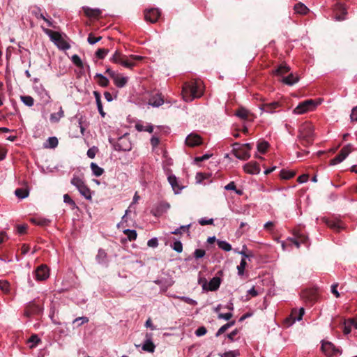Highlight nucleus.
<instances>
[{
	"mask_svg": "<svg viewBox=\"0 0 357 357\" xmlns=\"http://www.w3.org/2000/svg\"><path fill=\"white\" fill-rule=\"evenodd\" d=\"M251 149L252 145L250 143L241 144L236 142L233 144L232 153L238 159L247 160L250 158Z\"/></svg>",
	"mask_w": 357,
	"mask_h": 357,
	"instance_id": "3",
	"label": "nucleus"
},
{
	"mask_svg": "<svg viewBox=\"0 0 357 357\" xmlns=\"http://www.w3.org/2000/svg\"><path fill=\"white\" fill-rule=\"evenodd\" d=\"M0 289L4 293H8L10 290V283L7 280H0Z\"/></svg>",
	"mask_w": 357,
	"mask_h": 357,
	"instance_id": "43",
	"label": "nucleus"
},
{
	"mask_svg": "<svg viewBox=\"0 0 357 357\" xmlns=\"http://www.w3.org/2000/svg\"><path fill=\"white\" fill-rule=\"evenodd\" d=\"M344 333L347 335L349 333H350L351 331V321L350 319L347 322V321H344Z\"/></svg>",
	"mask_w": 357,
	"mask_h": 357,
	"instance_id": "50",
	"label": "nucleus"
},
{
	"mask_svg": "<svg viewBox=\"0 0 357 357\" xmlns=\"http://www.w3.org/2000/svg\"><path fill=\"white\" fill-rule=\"evenodd\" d=\"M168 181L176 194L179 193L182 187L178 184V179L174 175L168 176Z\"/></svg>",
	"mask_w": 357,
	"mask_h": 357,
	"instance_id": "20",
	"label": "nucleus"
},
{
	"mask_svg": "<svg viewBox=\"0 0 357 357\" xmlns=\"http://www.w3.org/2000/svg\"><path fill=\"white\" fill-rule=\"evenodd\" d=\"M45 299L37 298L26 304L24 310V315L31 317L34 315H40L43 312V304Z\"/></svg>",
	"mask_w": 357,
	"mask_h": 357,
	"instance_id": "2",
	"label": "nucleus"
},
{
	"mask_svg": "<svg viewBox=\"0 0 357 357\" xmlns=\"http://www.w3.org/2000/svg\"><path fill=\"white\" fill-rule=\"evenodd\" d=\"M145 337L146 341L142 346V349L150 353L154 352L155 346L151 340L152 333H146Z\"/></svg>",
	"mask_w": 357,
	"mask_h": 357,
	"instance_id": "15",
	"label": "nucleus"
},
{
	"mask_svg": "<svg viewBox=\"0 0 357 357\" xmlns=\"http://www.w3.org/2000/svg\"><path fill=\"white\" fill-rule=\"evenodd\" d=\"M268 147V143L267 142H261L257 144V150L261 153H264Z\"/></svg>",
	"mask_w": 357,
	"mask_h": 357,
	"instance_id": "44",
	"label": "nucleus"
},
{
	"mask_svg": "<svg viewBox=\"0 0 357 357\" xmlns=\"http://www.w3.org/2000/svg\"><path fill=\"white\" fill-rule=\"evenodd\" d=\"M71 184L74 185L79 192L86 199L91 200V192L87 185L84 183L82 178L79 176H74L70 181Z\"/></svg>",
	"mask_w": 357,
	"mask_h": 357,
	"instance_id": "4",
	"label": "nucleus"
},
{
	"mask_svg": "<svg viewBox=\"0 0 357 357\" xmlns=\"http://www.w3.org/2000/svg\"><path fill=\"white\" fill-rule=\"evenodd\" d=\"M299 80V77L297 75H294L291 73L287 77H285L282 79V82L287 85L292 86L294 84L297 83Z\"/></svg>",
	"mask_w": 357,
	"mask_h": 357,
	"instance_id": "22",
	"label": "nucleus"
},
{
	"mask_svg": "<svg viewBox=\"0 0 357 357\" xmlns=\"http://www.w3.org/2000/svg\"><path fill=\"white\" fill-rule=\"evenodd\" d=\"M352 144H348L345 145L340 151V153L332 159L330 162L331 165H337L344 161L346 158L354 151Z\"/></svg>",
	"mask_w": 357,
	"mask_h": 357,
	"instance_id": "7",
	"label": "nucleus"
},
{
	"mask_svg": "<svg viewBox=\"0 0 357 357\" xmlns=\"http://www.w3.org/2000/svg\"><path fill=\"white\" fill-rule=\"evenodd\" d=\"M289 70L290 68L288 66L281 65L273 71V73L276 75L282 76L287 73Z\"/></svg>",
	"mask_w": 357,
	"mask_h": 357,
	"instance_id": "29",
	"label": "nucleus"
},
{
	"mask_svg": "<svg viewBox=\"0 0 357 357\" xmlns=\"http://www.w3.org/2000/svg\"><path fill=\"white\" fill-rule=\"evenodd\" d=\"M275 227V224L272 221H268L266 222L264 225V227L267 231H273Z\"/></svg>",
	"mask_w": 357,
	"mask_h": 357,
	"instance_id": "58",
	"label": "nucleus"
},
{
	"mask_svg": "<svg viewBox=\"0 0 357 357\" xmlns=\"http://www.w3.org/2000/svg\"><path fill=\"white\" fill-rule=\"evenodd\" d=\"M35 273L38 280H45L49 277L48 267L45 264H42L37 268Z\"/></svg>",
	"mask_w": 357,
	"mask_h": 357,
	"instance_id": "13",
	"label": "nucleus"
},
{
	"mask_svg": "<svg viewBox=\"0 0 357 357\" xmlns=\"http://www.w3.org/2000/svg\"><path fill=\"white\" fill-rule=\"evenodd\" d=\"M301 297L305 301L312 304L317 298V293L314 289H306L302 291Z\"/></svg>",
	"mask_w": 357,
	"mask_h": 357,
	"instance_id": "11",
	"label": "nucleus"
},
{
	"mask_svg": "<svg viewBox=\"0 0 357 357\" xmlns=\"http://www.w3.org/2000/svg\"><path fill=\"white\" fill-rule=\"evenodd\" d=\"M239 253H241L243 257L241 259L240 264L237 266L238 274L239 275H243L244 274V271H245V266L247 265L246 258H249L250 257H252V255L250 254H250H247L245 250L239 252Z\"/></svg>",
	"mask_w": 357,
	"mask_h": 357,
	"instance_id": "16",
	"label": "nucleus"
},
{
	"mask_svg": "<svg viewBox=\"0 0 357 357\" xmlns=\"http://www.w3.org/2000/svg\"><path fill=\"white\" fill-rule=\"evenodd\" d=\"M321 351L328 357L333 356L339 353V349H337L333 344L330 342H323L321 345Z\"/></svg>",
	"mask_w": 357,
	"mask_h": 357,
	"instance_id": "9",
	"label": "nucleus"
},
{
	"mask_svg": "<svg viewBox=\"0 0 357 357\" xmlns=\"http://www.w3.org/2000/svg\"><path fill=\"white\" fill-rule=\"evenodd\" d=\"M135 128H136L137 130H138L139 132L146 131V132L151 133L153 131V127L151 124H147V125L144 126L142 124L137 123L135 125Z\"/></svg>",
	"mask_w": 357,
	"mask_h": 357,
	"instance_id": "31",
	"label": "nucleus"
},
{
	"mask_svg": "<svg viewBox=\"0 0 357 357\" xmlns=\"http://www.w3.org/2000/svg\"><path fill=\"white\" fill-rule=\"evenodd\" d=\"M317 106V103L313 100H307L298 104L294 109V113L296 114H303L314 110Z\"/></svg>",
	"mask_w": 357,
	"mask_h": 357,
	"instance_id": "6",
	"label": "nucleus"
},
{
	"mask_svg": "<svg viewBox=\"0 0 357 357\" xmlns=\"http://www.w3.org/2000/svg\"><path fill=\"white\" fill-rule=\"evenodd\" d=\"M119 51H116L111 58V61L115 63H121L123 56Z\"/></svg>",
	"mask_w": 357,
	"mask_h": 357,
	"instance_id": "38",
	"label": "nucleus"
},
{
	"mask_svg": "<svg viewBox=\"0 0 357 357\" xmlns=\"http://www.w3.org/2000/svg\"><path fill=\"white\" fill-rule=\"evenodd\" d=\"M313 131L314 128L311 124H303L300 128V137L310 142L313 137Z\"/></svg>",
	"mask_w": 357,
	"mask_h": 357,
	"instance_id": "8",
	"label": "nucleus"
},
{
	"mask_svg": "<svg viewBox=\"0 0 357 357\" xmlns=\"http://www.w3.org/2000/svg\"><path fill=\"white\" fill-rule=\"evenodd\" d=\"M207 332V330L206 328L204 327V326H201V327H199L196 331H195V335L197 336H202V335H204Z\"/></svg>",
	"mask_w": 357,
	"mask_h": 357,
	"instance_id": "53",
	"label": "nucleus"
},
{
	"mask_svg": "<svg viewBox=\"0 0 357 357\" xmlns=\"http://www.w3.org/2000/svg\"><path fill=\"white\" fill-rule=\"evenodd\" d=\"M202 143V137L196 133H190L185 139V144L189 146H195Z\"/></svg>",
	"mask_w": 357,
	"mask_h": 357,
	"instance_id": "14",
	"label": "nucleus"
},
{
	"mask_svg": "<svg viewBox=\"0 0 357 357\" xmlns=\"http://www.w3.org/2000/svg\"><path fill=\"white\" fill-rule=\"evenodd\" d=\"M232 317H233V314L231 312L220 313L218 315V319H223L225 320H229Z\"/></svg>",
	"mask_w": 357,
	"mask_h": 357,
	"instance_id": "55",
	"label": "nucleus"
},
{
	"mask_svg": "<svg viewBox=\"0 0 357 357\" xmlns=\"http://www.w3.org/2000/svg\"><path fill=\"white\" fill-rule=\"evenodd\" d=\"M295 172L293 171L282 169L280 172V177L283 179H289L294 177Z\"/></svg>",
	"mask_w": 357,
	"mask_h": 357,
	"instance_id": "37",
	"label": "nucleus"
},
{
	"mask_svg": "<svg viewBox=\"0 0 357 357\" xmlns=\"http://www.w3.org/2000/svg\"><path fill=\"white\" fill-rule=\"evenodd\" d=\"M101 37H95L92 33H90L88 36L87 41L91 45H94L101 40Z\"/></svg>",
	"mask_w": 357,
	"mask_h": 357,
	"instance_id": "47",
	"label": "nucleus"
},
{
	"mask_svg": "<svg viewBox=\"0 0 357 357\" xmlns=\"http://www.w3.org/2000/svg\"><path fill=\"white\" fill-rule=\"evenodd\" d=\"M64 116V112L61 107L59 111L57 113H52L50 115V121L52 123H57Z\"/></svg>",
	"mask_w": 357,
	"mask_h": 357,
	"instance_id": "28",
	"label": "nucleus"
},
{
	"mask_svg": "<svg viewBox=\"0 0 357 357\" xmlns=\"http://www.w3.org/2000/svg\"><path fill=\"white\" fill-rule=\"evenodd\" d=\"M297 317H298L297 310L293 309L289 317L285 319V323L288 326L292 325L295 322V321L297 320Z\"/></svg>",
	"mask_w": 357,
	"mask_h": 357,
	"instance_id": "33",
	"label": "nucleus"
},
{
	"mask_svg": "<svg viewBox=\"0 0 357 357\" xmlns=\"http://www.w3.org/2000/svg\"><path fill=\"white\" fill-rule=\"evenodd\" d=\"M106 257V253L102 249H100L98 251V254L97 255V259H99V261H103L105 257Z\"/></svg>",
	"mask_w": 357,
	"mask_h": 357,
	"instance_id": "61",
	"label": "nucleus"
},
{
	"mask_svg": "<svg viewBox=\"0 0 357 357\" xmlns=\"http://www.w3.org/2000/svg\"><path fill=\"white\" fill-rule=\"evenodd\" d=\"M120 64L127 68H132L135 66V62L131 61L129 56H124Z\"/></svg>",
	"mask_w": 357,
	"mask_h": 357,
	"instance_id": "34",
	"label": "nucleus"
},
{
	"mask_svg": "<svg viewBox=\"0 0 357 357\" xmlns=\"http://www.w3.org/2000/svg\"><path fill=\"white\" fill-rule=\"evenodd\" d=\"M248 111L245 109L241 108L236 112V116L242 119H246L248 117Z\"/></svg>",
	"mask_w": 357,
	"mask_h": 357,
	"instance_id": "46",
	"label": "nucleus"
},
{
	"mask_svg": "<svg viewBox=\"0 0 357 357\" xmlns=\"http://www.w3.org/2000/svg\"><path fill=\"white\" fill-rule=\"evenodd\" d=\"M245 172L250 174H258L260 172V168L257 162H249L243 166Z\"/></svg>",
	"mask_w": 357,
	"mask_h": 357,
	"instance_id": "17",
	"label": "nucleus"
},
{
	"mask_svg": "<svg viewBox=\"0 0 357 357\" xmlns=\"http://www.w3.org/2000/svg\"><path fill=\"white\" fill-rule=\"evenodd\" d=\"M113 79H114V82L115 85L119 88L123 87L128 82L127 77H123L119 74H116L113 77Z\"/></svg>",
	"mask_w": 357,
	"mask_h": 357,
	"instance_id": "21",
	"label": "nucleus"
},
{
	"mask_svg": "<svg viewBox=\"0 0 357 357\" xmlns=\"http://www.w3.org/2000/svg\"><path fill=\"white\" fill-rule=\"evenodd\" d=\"M45 31L59 49L66 50L70 48L69 44L62 38L59 33L49 29H46Z\"/></svg>",
	"mask_w": 357,
	"mask_h": 357,
	"instance_id": "5",
	"label": "nucleus"
},
{
	"mask_svg": "<svg viewBox=\"0 0 357 357\" xmlns=\"http://www.w3.org/2000/svg\"><path fill=\"white\" fill-rule=\"evenodd\" d=\"M350 117L351 121H357V106L353 108Z\"/></svg>",
	"mask_w": 357,
	"mask_h": 357,
	"instance_id": "62",
	"label": "nucleus"
},
{
	"mask_svg": "<svg viewBox=\"0 0 357 357\" xmlns=\"http://www.w3.org/2000/svg\"><path fill=\"white\" fill-rule=\"evenodd\" d=\"M164 103V99L161 94L157 93L153 95L149 100V104L152 107H158Z\"/></svg>",
	"mask_w": 357,
	"mask_h": 357,
	"instance_id": "19",
	"label": "nucleus"
},
{
	"mask_svg": "<svg viewBox=\"0 0 357 357\" xmlns=\"http://www.w3.org/2000/svg\"><path fill=\"white\" fill-rule=\"evenodd\" d=\"M35 90L38 93H40L42 95L43 98H46L47 102L49 101L50 97L48 95V93L46 91V90L43 88V86L42 85H40L39 86H36L35 87Z\"/></svg>",
	"mask_w": 357,
	"mask_h": 357,
	"instance_id": "39",
	"label": "nucleus"
},
{
	"mask_svg": "<svg viewBox=\"0 0 357 357\" xmlns=\"http://www.w3.org/2000/svg\"><path fill=\"white\" fill-rule=\"evenodd\" d=\"M337 284H334L331 286V292L335 296L336 298L340 297V294L337 290Z\"/></svg>",
	"mask_w": 357,
	"mask_h": 357,
	"instance_id": "64",
	"label": "nucleus"
},
{
	"mask_svg": "<svg viewBox=\"0 0 357 357\" xmlns=\"http://www.w3.org/2000/svg\"><path fill=\"white\" fill-rule=\"evenodd\" d=\"M94 94L96 96V101L98 112L102 116H105V113L103 111V108H102V106L101 104L100 97L97 92H94Z\"/></svg>",
	"mask_w": 357,
	"mask_h": 357,
	"instance_id": "35",
	"label": "nucleus"
},
{
	"mask_svg": "<svg viewBox=\"0 0 357 357\" xmlns=\"http://www.w3.org/2000/svg\"><path fill=\"white\" fill-rule=\"evenodd\" d=\"M191 226V224H188L186 225L181 226L179 228H177L174 231H171V234H178L182 233H186L187 236L190 235L189 229Z\"/></svg>",
	"mask_w": 357,
	"mask_h": 357,
	"instance_id": "27",
	"label": "nucleus"
},
{
	"mask_svg": "<svg viewBox=\"0 0 357 357\" xmlns=\"http://www.w3.org/2000/svg\"><path fill=\"white\" fill-rule=\"evenodd\" d=\"M294 243L295 245L308 243V238L303 234H299L294 237Z\"/></svg>",
	"mask_w": 357,
	"mask_h": 357,
	"instance_id": "24",
	"label": "nucleus"
},
{
	"mask_svg": "<svg viewBox=\"0 0 357 357\" xmlns=\"http://www.w3.org/2000/svg\"><path fill=\"white\" fill-rule=\"evenodd\" d=\"M199 223L201 225H212L213 223V219H206V218H201L199 220Z\"/></svg>",
	"mask_w": 357,
	"mask_h": 357,
	"instance_id": "56",
	"label": "nucleus"
},
{
	"mask_svg": "<svg viewBox=\"0 0 357 357\" xmlns=\"http://www.w3.org/2000/svg\"><path fill=\"white\" fill-rule=\"evenodd\" d=\"M326 225L335 231H340L344 228V225L340 220L337 219H326L324 220Z\"/></svg>",
	"mask_w": 357,
	"mask_h": 357,
	"instance_id": "12",
	"label": "nucleus"
},
{
	"mask_svg": "<svg viewBox=\"0 0 357 357\" xmlns=\"http://www.w3.org/2000/svg\"><path fill=\"white\" fill-rule=\"evenodd\" d=\"M108 52H109L108 50L98 49L96 52V55L99 59H103L107 54Z\"/></svg>",
	"mask_w": 357,
	"mask_h": 357,
	"instance_id": "49",
	"label": "nucleus"
},
{
	"mask_svg": "<svg viewBox=\"0 0 357 357\" xmlns=\"http://www.w3.org/2000/svg\"><path fill=\"white\" fill-rule=\"evenodd\" d=\"M160 16V11L158 8H150L146 10L144 12V18L146 21H149L151 23L157 22L158 19Z\"/></svg>",
	"mask_w": 357,
	"mask_h": 357,
	"instance_id": "10",
	"label": "nucleus"
},
{
	"mask_svg": "<svg viewBox=\"0 0 357 357\" xmlns=\"http://www.w3.org/2000/svg\"><path fill=\"white\" fill-rule=\"evenodd\" d=\"M63 202L73 206H75V202L71 199V197L68 194H65L63 195Z\"/></svg>",
	"mask_w": 357,
	"mask_h": 357,
	"instance_id": "54",
	"label": "nucleus"
},
{
	"mask_svg": "<svg viewBox=\"0 0 357 357\" xmlns=\"http://www.w3.org/2000/svg\"><path fill=\"white\" fill-rule=\"evenodd\" d=\"M15 195L16 197L20 199H24L28 197L29 192L26 190L17 188L15 191Z\"/></svg>",
	"mask_w": 357,
	"mask_h": 357,
	"instance_id": "40",
	"label": "nucleus"
},
{
	"mask_svg": "<svg viewBox=\"0 0 357 357\" xmlns=\"http://www.w3.org/2000/svg\"><path fill=\"white\" fill-rule=\"evenodd\" d=\"M84 13L90 17H96L101 14V10L98 8H90L89 7L84 8Z\"/></svg>",
	"mask_w": 357,
	"mask_h": 357,
	"instance_id": "25",
	"label": "nucleus"
},
{
	"mask_svg": "<svg viewBox=\"0 0 357 357\" xmlns=\"http://www.w3.org/2000/svg\"><path fill=\"white\" fill-rule=\"evenodd\" d=\"M202 94V83L201 81L186 83L183 87L182 95L186 102H190L195 98H200Z\"/></svg>",
	"mask_w": 357,
	"mask_h": 357,
	"instance_id": "1",
	"label": "nucleus"
},
{
	"mask_svg": "<svg viewBox=\"0 0 357 357\" xmlns=\"http://www.w3.org/2000/svg\"><path fill=\"white\" fill-rule=\"evenodd\" d=\"M239 353L237 351H229L224 353L222 357H236Z\"/></svg>",
	"mask_w": 357,
	"mask_h": 357,
	"instance_id": "57",
	"label": "nucleus"
},
{
	"mask_svg": "<svg viewBox=\"0 0 357 357\" xmlns=\"http://www.w3.org/2000/svg\"><path fill=\"white\" fill-rule=\"evenodd\" d=\"M294 10L298 14L305 15L308 12L309 9L303 3H298L294 6Z\"/></svg>",
	"mask_w": 357,
	"mask_h": 357,
	"instance_id": "32",
	"label": "nucleus"
},
{
	"mask_svg": "<svg viewBox=\"0 0 357 357\" xmlns=\"http://www.w3.org/2000/svg\"><path fill=\"white\" fill-rule=\"evenodd\" d=\"M124 233L130 241L135 240L137 238V232L135 230L125 229Z\"/></svg>",
	"mask_w": 357,
	"mask_h": 357,
	"instance_id": "45",
	"label": "nucleus"
},
{
	"mask_svg": "<svg viewBox=\"0 0 357 357\" xmlns=\"http://www.w3.org/2000/svg\"><path fill=\"white\" fill-rule=\"evenodd\" d=\"M205 251L204 250H202V249H197L195 251V258L197 259H199V258H202L203 257L204 255H205Z\"/></svg>",
	"mask_w": 357,
	"mask_h": 357,
	"instance_id": "59",
	"label": "nucleus"
},
{
	"mask_svg": "<svg viewBox=\"0 0 357 357\" xmlns=\"http://www.w3.org/2000/svg\"><path fill=\"white\" fill-rule=\"evenodd\" d=\"M27 229L26 225H19L16 227V231L20 234H23L26 232Z\"/></svg>",
	"mask_w": 357,
	"mask_h": 357,
	"instance_id": "52",
	"label": "nucleus"
},
{
	"mask_svg": "<svg viewBox=\"0 0 357 357\" xmlns=\"http://www.w3.org/2000/svg\"><path fill=\"white\" fill-rule=\"evenodd\" d=\"M78 320H81V323H79L78 324V326H82V324H85V323H88L89 322V318L86 317H77L76 319H75L73 321V324H76L78 322Z\"/></svg>",
	"mask_w": 357,
	"mask_h": 357,
	"instance_id": "51",
	"label": "nucleus"
},
{
	"mask_svg": "<svg viewBox=\"0 0 357 357\" xmlns=\"http://www.w3.org/2000/svg\"><path fill=\"white\" fill-rule=\"evenodd\" d=\"M72 61L77 67H79L80 68H84V63H83L82 61L81 60L80 57L78 55L74 54L72 56Z\"/></svg>",
	"mask_w": 357,
	"mask_h": 357,
	"instance_id": "42",
	"label": "nucleus"
},
{
	"mask_svg": "<svg viewBox=\"0 0 357 357\" xmlns=\"http://www.w3.org/2000/svg\"><path fill=\"white\" fill-rule=\"evenodd\" d=\"M58 139L56 137H50L44 144V147L47 149H54L58 145Z\"/></svg>",
	"mask_w": 357,
	"mask_h": 357,
	"instance_id": "26",
	"label": "nucleus"
},
{
	"mask_svg": "<svg viewBox=\"0 0 357 357\" xmlns=\"http://www.w3.org/2000/svg\"><path fill=\"white\" fill-rule=\"evenodd\" d=\"M280 107V103L278 102H273L271 103H264L261 106H260L259 109L261 112H267V113H273L274 110Z\"/></svg>",
	"mask_w": 357,
	"mask_h": 357,
	"instance_id": "18",
	"label": "nucleus"
},
{
	"mask_svg": "<svg viewBox=\"0 0 357 357\" xmlns=\"http://www.w3.org/2000/svg\"><path fill=\"white\" fill-rule=\"evenodd\" d=\"M96 77H98L99 85H100L101 86H107L108 85L109 80L106 77L99 73L96 74Z\"/></svg>",
	"mask_w": 357,
	"mask_h": 357,
	"instance_id": "41",
	"label": "nucleus"
},
{
	"mask_svg": "<svg viewBox=\"0 0 357 357\" xmlns=\"http://www.w3.org/2000/svg\"><path fill=\"white\" fill-rule=\"evenodd\" d=\"M20 99L22 102L26 106L31 107L34 104V100L31 96H21Z\"/></svg>",
	"mask_w": 357,
	"mask_h": 357,
	"instance_id": "36",
	"label": "nucleus"
},
{
	"mask_svg": "<svg viewBox=\"0 0 357 357\" xmlns=\"http://www.w3.org/2000/svg\"><path fill=\"white\" fill-rule=\"evenodd\" d=\"M227 329H229V328L227 324H225L222 326H221L215 334L216 337H218L220 335L223 334Z\"/></svg>",
	"mask_w": 357,
	"mask_h": 357,
	"instance_id": "60",
	"label": "nucleus"
},
{
	"mask_svg": "<svg viewBox=\"0 0 357 357\" xmlns=\"http://www.w3.org/2000/svg\"><path fill=\"white\" fill-rule=\"evenodd\" d=\"M308 174H303L298 178V182L300 183H306L308 180Z\"/></svg>",
	"mask_w": 357,
	"mask_h": 357,
	"instance_id": "63",
	"label": "nucleus"
},
{
	"mask_svg": "<svg viewBox=\"0 0 357 357\" xmlns=\"http://www.w3.org/2000/svg\"><path fill=\"white\" fill-rule=\"evenodd\" d=\"M220 282H221V280H220V278H218V277L213 278L208 283V290L212 291H216L220 287Z\"/></svg>",
	"mask_w": 357,
	"mask_h": 357,
	"instance_id": "23",
	"label": "nucleus"
},
{
	"mask_svg": "<svg viewBox=\"0 0 357 357\" xmlns=\"http://www.w3.org/2000/svg\"><path fill=\"white\" fill-rule=\"evenodd\" d=\"M225 189L227 190H234V191H236V192L238 195H241V191L237 190L236 189V185H235L234 182H233V181H231V182L229 183L227 185H226L225 186Z\"/></svg>",
	"mask_w": 357,
	"mask_h": 357,
	"instance_id": "48",
	"label": "nucleus"
},
{
	"mask_svg": "<svg viewBox=\"0 0 357 357\" xmlns=\"http://www.w3.org/2000/svg\"><path fill=\"white\" fill-rule=\"evenodd\" d=\"M90 167L93 175L96 176H100L104 172V169L99 167L96 163L91 162Z\"/></svg>",
	"mask_w": 357,
	"mask_h": 357,
	"instance_id": "30",
	"label": "nucleus"
}]
</instances>
